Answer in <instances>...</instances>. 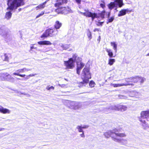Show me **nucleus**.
Returning a JSON list of instances; mask_svg holds the SVG:
<instances>
[{
    "label": "nucleus",
    "mask_w": 149,
    "mask_h": 149,
    "mask_svg": "<svg viewBox=\"0 0 149 149\" xmlns=\"http://www.w3.org/2000/svg\"><path fill=\"white\" fill-rule=\"evenodd\" d=\"M118 131H120V130L115 129L112 131L109 130L104 133V135L107 138H109L110 136H111L113 140L115 141L120 143L124 142L125 143H126L127 142L126 139H121L118 137H125L126 136V134L124 133H116V132Z\"/></svg>",
    "instance_id": "nucleus-1"
},
{
    "label": "nucleus",
    "mask_w": 149,
    "mask_h": 149,
    "mask_svg": "<svg viewBox=\"0 0 149 149\" xmlns=\"http://www.w3.org/2000/svg\"><path fill=\"white\" fill-rule=\"evenodd\" d=\"M81 78L83 81L79 83V87L83 86L84 84H87L89 82V79L91 78V73L88 68L86 67L84 69L81 74Z\"/></svg>",
    "instance_id": "nucleus-2"
},
{
    "label": "nucleus",
    "mask_w": 149,
    "mask_h": 149,
    "mask_svg": "<svg viewBox=\"0 0 149 149\" xmlns=\"http://www.w3.org/2000/svg\"><path fill=\"white\" fill-rule=\"evenodd\" d=\"M24 0H8L7 4L8 7L7 10H15L21 6L24 5Z\"/></svg>",
    "instance_id": "nucleus-3"
},
{
    "label": "nucleus",
    "mask_w": 149,
    "mask_h": 149,
    "mask_svg": "<svg viewBox=\"0 0 149 149\" xmlns=\"http://www.w3.org/2000/svg\"><path fill=\"white\" fill-rule=\"evenodd\" d=\"M58 33V31L54 28H49L40 36V37L44 39L49 37H56Z\"/></svg>",
    "instance_id": "nucleus-4"
},
{
    "label": "nucleus",
    "mask_w": 149,
    "mask_h": 149,
    "mask_svg": "<svg viewBox=\"0 0 149 149\" xmlns=\"http://www.w3.org/2000/svg\"><path fill=\"white\" fill-rule=\"evenodd\" d=\"M78 60L79 61V57L76 54H74L72 55V57L69 58L68 61H64V64L65 65H74V63L77 62V65H84L80 61L79 62H77Z\"/></svg>",
    "instance_id": "nucleus-5"
},
{
    "label": "nucleus",
    "mask_w": 149,
    "mask_h": 149,
    "mask_svg": "<svg viewBox=\"0 0 149 149\" xmlns=\"http://www.w3.org/2000/svg\"><path fill=\"white\" fill-rule=\"evenodd\" d=\"M144 118L146 119L148 121H149V110L142 111L141 113V118H139V120L141 122L144 128H145L148 127V125L143 119Z\"/></svg>",
    "instance_id": "nucleus-6"
},
{
    "label": "nucleus",
    "mask_w": 149,
    "mask_h": 149,
    "mask_svg": "<svg viewBox=\"0 0 149 149\" xmlns=\"http://www.w3.org/2000/svg\"><path fill=\"white\" fill-rule=\"evenodd\" d=\"M124 5L123 0H115L114 2H111L108 4L107 6L110 10L113 9L114 8H116L115 10H116L117 6L118 7L121 8Z\"/></svg>",
    "instance_id": "nucleus-7"
},
{
    "label": "nucleus",
    "mask_w": 149,
    "mask_h": 149,
    "mask_svg": "<svg viewBox=\"0 0 149 149\" xmlns=\"http://www.w3.org/2000/svg\"><path fill=\"white\" fill-rule=\"evenodd\" d=\"M55 7L57 8L55 9V11L58 14H66L68 13L71 10L70 9L68 6Z\"/></svg>",
    "instance_id": "nucleus-8"
},
{
    "label": "nucleus",
    "mask_w": 149,
    "mask_h": 149,
    "mask_svg": "<svg viewBox=\"0 0 149 149\" xmlns=\"http://www.w3.org/2000/svg\"><path fill=\"white\" fill-rule=\"evenodd\" d=\"M67 103L68 107L74 109H77L81 107V103L78 102L67 101Z\"/></svg>",
    "instance_id": "nucleus-9"
},
{
    "label": "nucleus",
    "mask_w": 149,
    "mask_h": 149,
    "mask_svg": "<svg viewBox=\"0 0 149 149\" xmlns=\"http://www.w3.org/2000/svg\"><path fill=\"white\" fill-rule=\"evenodd\" d=\"M85 12L82 13L83 15L86 16V17H91L93 19L95 18H97L99 16L97 13H92L89 11L88 9H85Z\"/></svg>",
    "instance_id": "nucleus-10"
},
{
    "label": "nucleus",
    "mask_w": 149,
    "mask_h": 149,
    "mask_svg": "<svg viewBox=\"0 0 149 149\" xmlns=\"http://www.w3.org/2000/svg\"><path fill=\"white\" fill-rule=\"evenodd\" d=\"M127 108V107L126 106L118 104L113 106L110 109H111L123 111H126Z\"/></svg>",
    "instance_id": "nucleus-11"
},
{
    "label": "nucleus",
    "mask_w": 149,
    "mask_h": 149,
    "mask_svg": "<svg viewBox=\"0 0 149 149\" xmlns=\"http://www.w3.org/2000/svg\"><path fill=\"white\" fill-rule=\"evenodd\" d=\"M67 0H56V2L54 4L55 7H58L67 3Z\"/></svg>",
    "instance_id": "nucleus-12"
},
{
    "label": "nucleus",
    "mask_w": 149,
    "mask_h": 149,
    "mask_svg": "<svg viewBox=\"0 0 149 149\" xmlns=\"http://www.w3.org/2000/svg\"><path fill=\"white\" fill-rule=\"evenodd\" d=\"M130 85H132V84L130 83L113 84L111 83L110 84L111 86L115 88Z\"/></svg>",
    "instance_id": "nucleus-13"
},
{
    "label": "nucleus",
    "mask_w": 149,
    "mask_h": 149,
    "mask_svg": "<svg viewBox=\"0 0 149 149\" xmlns=\"http://www.w3.org/2000/svg\"><path fill=\"white\" fill-rule=\"evenodd\" d=\"M131 10H129L128 9H123L119 11L118 14V17H120L125 15L127 13V12H130Z\"/></svg>",
    "instance_id": "nucleus-14"
},
{
    "label": "nucleus",
    "mask_w": 149,
    "mask_h": 149,
    "mask_svg": "<svg viewBox=\"0 0 149 149\" xmlns=\"http://www.w3.org/2000/svg\"><path fill=\"white\" fill-rule=\"evenodd\" d=\"M62 24L58 20L56 21L54 25V28L55 29H59L62 26Z\"/></svg>",
    "instance_id": "nucleus-15"
},
{
    "label": "nucleus",
    "mask_w": 149,
    "mask_h": 149,
    "mask_svg": "<svg viewBox=\"0 0 149 149\" xmlns=\"http://www.w3.org/2000/svg\"><path fill=\"white\" fill-rule=\"evenodd\" d=\"M46 2H44L36 7V10H42L45 7Z\"/></svg>",
    "instance_id": "nucleus-16"
},
{
    "label": "nucleus",
    "mask_w": 149,
    "mask_h": 149,
    "mask_svg": "<svg viewBox=\"0 0 149 149\" xmlns=\"http://www.w3.org/2000/svg\"><path fill=\"white\" fill-rule=\"evenodd\" d=\"M0 112L3 113H10V111L8 109L2 107H0Z\"/></svg>",
    "instance_id": "nucleus-17"
},
{
    "label": "nucleus",
    "mask_w": 149,
    "mask_h": 149,
    "mask_svg": "<svg viewBox=\"0 0 149 149\" xmlns=\"http://www.w3.org/2000/svg\"><path fill=\"white\" fill-rule=\"evenodd\" d=\"M4 58L3 59V61L8 62L9 58L11 57V54L10 53H6L4 54Z\"/></svg>",
    "instance_id": "nucleus-18"
},
{
    "label": "nucleus",
    "mask_w": 149,
    "mask_h": 149,
    "mask_svg": "<svg viewBox=\"0 0 149 149\" xmlns=\"http://www.w3.org/2000/svg\"><path fill=\"white\" fill-rule=\"evenodd\" d=\"M88 127V126L87 125H78L77 126V128L78 129L79 132H83V131L82 130V129L87 128Z\"/></svg>",
    "instance_id": "nucleus-19"
},
{
    "label": "nucleus",
    "mask_w": 149,
    "mask_h": 149,
    "mask_svg": "<svg viewBox=\"0 0 149 149\" xmlns=\"http://www.w3.org/2000/svg\"><path fill=\"white\" fill-rule=\"evenodd\" d=\"M1 77L3 78V79H8V78H11L13 79V77H11V76L9 75V74L7 73H3L1 74Z\"/></svg>",
    "instance_id": "nucleus-20"
},
{
    "label": "nucleus",
    "mask_w": 149,
    "mask_h": 149,
    "mask_svg": "<svg viewBox=\"0 0 149 149\" xmlns=\"http://www.w3.org/2000/svg\"><path fill=\"white\" fill-rule=\"evenodd\" d=\"M12 15V13L10 11H9L6 13L5 17L8 20L11 18Z\"/></svg>",
    "instance_id": "nucleus-21"
},
{
    "label": "nucleus",
    "mask_w": 149,
    "mask_h": 149,
    "mask_svg": "<svg viewBox=\"0 0 149 149\" xmlns=\"http://www.w3.org/2000/svg\"><path fill=\"white\" fill-rule=\"evenodd\" d=\"M106 50L108 53V55L109 57L112 58L114 57L113 56V53L111 50L106 48Z\"/></svg>",
    "instance_id": "nucleus-22"
},
{
    "label": "nucleus",
    "mask_w": 149,
    "mask_h": 149,
    "mask_svg": "<svg viewBox=\"0 0 149 149\" xmlns=\"http://www.w3.org/2000/svg\"><path fill=\"white\" fill-rule=\"evenodd\" d=\"M111 45L113 47V49L116 52L117 51V45L115 42H111L110 43Z\"/></svg>",
    "instance_id": "nucleus-23"
},
{
    "label": "nucleus",
    "mask_w": 149,
    "mask_h": 149,
    "mask_svg": "<svg viewBox=\"0 0 149 149\" xmlns=\"http://www.w3.org/2000/svg\"><path fill=\"white\" fill-rule=\"evenodd\" d=\"M106 13L105 10H104L99 13V15L102 19H104V16Z\"/></svg>",
    "instance_id": "nucleus-24"
},
{
    "label": "nucleus",
    "mask_w": 149,
    "mask_h": 149,
    "mask_svg": "<svg viewBox=\"0 0 149 149\" xmlns=\"http://www.w3.org/2000/svg\"><path fill=\"white\" fill-rule=\"evenodd\" d=\"M137 79H138V82H139L141 84L143 83L146 80L145 78L140 77H137Z\"/></svg>",
    "instance_id": "nucleus-25"
},
{
    "label": "nucleus",
    "mask_w": 149,
    "mask_h": 149,
    "mask_svg": "<svg viewBox=\"0 0 149 149\" xmlns=\"http://www.w3.org/2000/svg\"><path fill=\"white\" fill-rule=\"evenodd\" d=\"M30 69H26V68H24L23 69L19 70H17V71L19 72L22 73L25 72L27 71L30 70Z\"/></svg>",
    "instance_id": "nucleus-26"
},
{
    "label": "nucleus",
    "mask_w": 149,
    "mask_h": 149,
    "mask_svg": "<svg viewBox=\"0 0 149 149\" xmlns=\"http://www.w3.org/2000/svg\"><path fill=\"white\" fill-rule=\"evenodd\" d=\"M83 66H77V74H79L81 69L83 68Z\"/></svg>",
    "instance_id": "nucleus-27"
},
{
    "label": "nucleus",
    "mask_w": 149,
    "mask_h": 149,
    "mask_svg": "<svg viewBox=\"0 0 149 149\" xmlns=\"http://www.w3.org/2000/svg\"><path fill=\"white\" fill-rule=\"evenodd\" d=\"M137 77H139L136 76L135 77L132 78V79H131V80H132L131 81L134 83H136L138 82V79H137Z\"/></svg>",
    "instance_id": "nucleus-28"
},
{
    "label": "nucleus",
    "mask_w": 149,
    "mask_h": 149,
    "mask_svg": "<svg viewBox=\"0 0 149 149\" xmlns=\"http://www.w3.org/2000/svg\"><path fill=\"white\" fill-rule=\"evenodd\" d=\"M115 61V60L114 59H109V60L108 64L110 65H112Z\"/></svg>",
    "instance_id": "nucleus-29"
},
{
    "label": "nucleus",
    "mask_w": 149,
    "mask_h": 149,
    "mask_svg": "<svg viewBox=\"0 0 149 149\" xmlns=\"http://www.w3.org/2000/svg\"><path fill=\"white\" fill-rule=\"evenodd\" d=\"M132 79V78H126L125 79V81L126 82V83L125 84H128V83H130L131 84H132V85H133V84L132 83H130V82H132L131 81L132 80H131V79Z\"/></svg>",
    "instance_id": "nucleus-30"
},
{
    "label": "nucleus",
    "mask_w": 149,
    "mask_h": 149,
    "mask_svg": "<svg viewBox=\"0 0 149 149\" xmlns=\"http://www.w3.org/2000/svg\"><path fill=\"white\" fill-rule=\"evenodd\" d=\"M114 19V16L111 17L109 19L107 22V23L108 24L109 23L111 22H113Z\"/></svg>",
    "instance_id": "nucleus-31"
},
{
    "label": "nucleus",
    "mask_w": 149,
    "mask_h": 149,
    "mask_svg": "<svg viewBox=\"0 0 149 149\" xmlns=\"http://www.w3.org/2000/svg\"><path fill=\"white\" fill-rule=\"evenodd\" d=\"M87 35L89 39L90 40L92 38V36L91 32L88 30L87 33Z\"/></svg>",
    "instance_id": "nucleus-32"
},
{
    "label": "nucleus",
    "mask_w": 149,
    "mask_h": 149,
    "mask_svg": "<svg viewBox=\"0 0 149 149\" xmlns=\"http://www.w3.org/2000/svg\"><path fill=\"white\" fill-rule=\"evenodd\" d=\"M95 84L94 81H90L89 85L91 87H93L94 86Z\"/></svg>",
    "instance_id": "nucleus-33"
},
{
    "label": "nucleus",
    "mask_w": 149,
    "mask_h": 149,
    "mask_svg": "<svg viewBox=\"0 0 149 149\" xmlns=\"http://www.w3.org/2000/svg\"><path fill=\"white\" fill-rule=\"evenodd\" d=\"M45 11H42L40 13L38 14L36 17V18H38L39 17H40V16L43 15L44 14H45Z\"/></svg>",
    "instance_id": "nucleus-34"
},
{
    "label": "nucleus",
    "mask_w": 149,
    "mask_h": 149,
    "mask_svg": "<svg viewBox=\"0 0 149 149\" xmlns=\"http://www.w3.org/2000/svg\"><path fill=\"white\" fill-rule=\"evenodd\" d=\"M102 3L100 4V6L102 8H104L105 6V3L104 1H102Z\"/></svg>",
    "instance_id": "nucleus-35"
},
{
    "label": "nucleus",
    "mask_w": 149,
    "mask_h": 149,
    "mask_svg": "<svg viewBox=\"0 0 149 149\" xmlns=\"http://www.w3.org/2000/svg\"><path fill=\"white\" fill-rule=\"evenodd\" d=\"M52 44V43L49 41L45 40V45H51Z\"/></svg>",
    "instance_id": "nucleus-36"
},
{
    "label": "nucleus",
    "mask_w": 149,
    "mask_h": 149,
    "mask_svg": "<svg viewBox=\"0 0 149 149\" xmlns=\"http://www.w3.org/2000/svg\"><path fill=\"white\" fill-rule=\"evenodd\" d=\"M13 74L15 75L19 76L22 77H24L26 76L25 74H21L18 73H14Z\"/></svg>",
    "instance_id": "nucleus-37"
},
{
    "label": "nucleus",
    "mask_w": 149,
    "mask_h": 149,
    "mask_svg": "<svg viewBox=\"0 0 149 149\" xmlns=\"http://www.w3.org/2000/svg\"><path fill=\"white\" fill-rule=\"evenodd\" d=\"M35 75H36V74H30L29 75L26 76V79H28L30 78V77L34 76Z\"/></svg>",
    "instance_id": "nucleus-38"
},
{
    "label": "nucleus",
    "mask_w": 149,
    "mask_h": 149,
    "mask_svg": "<svg viewBox=\"0 0 149 149\" xmlns=\"http://www.w3.org/2000/svg\"><path fill=\"white\" fill-rule=\"evenodd\" d=\"M54 87L53 86H51L50 87H49V86H47V87L46 89L47 90H50L51 89L54 90Z\"/></svg>",
    "instance_id": "nucleus-39"
},
{
    "label": "nucleus",
    "mask_w": 149,
    "mask_h": 149,
    "mask_svg": "<svg viewBox=\"0 0 149 149\" xmlns=\"http://www.w3.org/2000/svg\"><path fill=\"white\" fill-rule=\"evenodd\" d=\"M58 85L62 88H64L67 87V85L65 84H58Z\"/></svg>",
    "instance_id": "nucleus-40"
},
{
    "label": "nucleus",
    "mask_w": 149,
    "mask_h": 149,
    "mask_svg": "<svg viewBox=\"0 0 149 149\" xmlns=\"http://www.w3.org/2000/svg\"><path fill=\"white\" fill-rule=\"evenodd\" d=\"M40 45H45V41H40L38 42Z\"/></svg>",
    "instance_id": "nucleus-41"
},
{
    "label": "nucleus",
    "mask_w": 149,
    "mask_h": 149,
    "mask_svg": "<svg viewBox=\"0 0 149 149\" xmlns=\"http://www.w3.org/2000/svg\"><path fill=\"white\" fill-rule=\"evenodd\" d=\"M104 22H98V23L97 24V25L98 26H102V24Z\"/></svg>",
    "instance_id": "nucleus-42"
},
{
    "label": "nucleus",
    "mask_w": 149,
    "mask_h": 149,
    "mask_svg": "<svg viewBox=\"0 0 149 149\" xmlns=\"http://www.w3.org/2000/svg\"><path fill=\"white\" fill-rule=\"evenodd\" d=\"M100 31V29L95 28V29H94L93 30L94 32H96V31Z\"/></svg>",
    "instance_id": "nucleus-43"
},
{
    "label": "nucleus",
    "mask_w": 149,
    "mask_h": 149,
    "mask_svg": "<svg viewBox=\"0 0 149 149\" xmlns=\"http://www.w3.org/2000/svg\"><path fill=\"white\" fill-rule=\"evenodd\" d=\"M82 133L80 134V136L82 137H84L85 136L84 135V132H82Z\"/></svg>",
    "instance_id": "nucleus-44"
},
{
    "label": "nucleus",
    "mask_w": 149,
    "mask_h": 149,
    "mask_svg": "<svg viewBox=\"0 0 149 149\" xmlns=\"http://www.w3.org/2000/svg\"><path fill=\"white\" fill-rule=\"evenodd\" d=\"M33 49H36V47H34L33 46L30 47V50H32Z\"/></svg>",
    "instance_id": "nucleus-45"
},
{
    "label": "nucleus",
    "mask_w": 149,
    "mask_h": 149,
    "mask_svg": "<svg viewBox=\"0 0 149 149\" xmlns=\"http://www.w3.org/2000/svg\"><path fill=\"white\" fill-rule=\"evenodd\" d=\"M76 2L78 3H80L81 2V0H75Z\"/></svg>",
    "instance_id": "nucleus-46"
},
{
    "label": "nucleus",
    "mask_w": 149,
    "mask_h": 149,
    "mask_svg": "<svg viewBox=\"0 0 149 149\" xmlns=\"http://www.w3.org/2000/svg\"><path fill=\"white\" fill-rule=\"evenodd\" d=\"M110 12H109L108 13V15H107V17L108 18H109V17L110 15Z\"/></svg>",
    "instance_id": "nucleus-47"
},
{
    "label": "nucleus",
    "mask_w": 149,
    "mask_h": 149,
    "mask_svg": "<svg viewBox=\"0 0 149 149\" xmlns=\"http://www.w3.org/2000/svg\"><path fill=\"white\" fill-rule=\"evenodd\" d=\"M4 130V128H0V131H3Z\"/></svg>",
    "instance_id": "nucleus-48"
},
{
    "label": "nucleus",
    "mask_w": 149,
    "mask_h": 149,
    "mask_svg": "<svg viewBox=\"0 0 149 149\" xmlns=\"http://www.w3.org/2000/svg\"><path fill=\"white\" fill-rule=\"evenodd\" d=\"M68 68H72V66H67Z\"/></svg>",
    "instance_id": "nucleus-49"
},
{
    "label": "nucleus",
    "mask_w": 149,
    "mask_h": 149,
    "mask_svg": "<svg viewBox=\"0 0 149 149\" xmlns=\"http://www.w3.org/2000/svg\"><path fill=\"white\" fill-rule=\"evenodd\" d=\"M121 97H120L121 98L125 99V97L123 96H121Z\"/></svg>",
    "instance_id": "nucleus-50"
},
{
    "label": "nucleus",
    "mask_w": 149,
    "mask_h": 149,
    "mask_svg": "<svg viewBox=\"0 0 149 149\" xmlns=\"http://www.w3.org/2000/svg\"><path fill=\"white\" fill-rule=\"evenodd\" d=\"M21 10V8H20L18 9L19 11H20Z\"/></svg>",
    "instance_id": "nucleus-51"
},
{
    "label": "nucleus",
    "mask_w": 149,
    "mask_h": 149,
    "mask_svg": "<svg viewBox=\"0 0 149 149\" xmlns=\"http://www.w3.org/2000/svg\"><path fill=\"white\" fill-rule=\"evenodd\" d=\"M146 56H149V53L146 55Z\"/></svg>",
    "instance_id": "nucleus-52"
},
{
    "label": "nucleus",
    "mask_w": 149,
    "mask_h": 149,
    "mask_svg": "<svg viewBox=\"0 0 149 149\" xmlns=\"http://www.w3.org/2000/svg\"><path fill=\"white\" fill-rule=\"evenodd\" d=\"M22 94H24V95H26V94H25V93H22Z\"/></svg>",
    "instance_id": "nucleus-53"
},
{
    "label": "nucleus",
    "mask_w": 149,
    "mask_h": 149,
    "mask_svg": "<svg viewBox=\"0 0 149 149\" xmlns=\"http://www.w3.org/2000/svg\"><path fill=\"white\" fill-rule=\"evenodd\" d=\"M125 0L126 1L127 0Z\"/></svg>",
    "instance_id": "nucleus-54"
}]
</instances>
